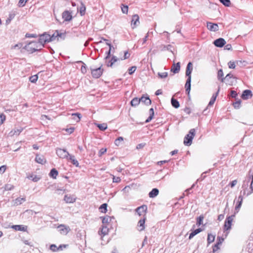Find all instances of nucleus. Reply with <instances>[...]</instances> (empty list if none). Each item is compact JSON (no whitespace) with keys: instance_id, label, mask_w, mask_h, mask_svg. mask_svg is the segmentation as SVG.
<instances>
[{"instance_id":"obj_1","label":"nucleus","mask_w":253,"mask_h":253,"mask_svg":"<svg viewBox=\"0 0 253 253\" xmlns=\"http://www.w3.org/2000/svg\"><path fill=\"white\" fill-rule=\"evenodd\" d=\"M62 33L58 31H56L52 36L44 33L40 36L38 42L41 43L43 47L45 43L55 40L58 41L59 39L62 38Z\"/></svg>"},{"instance_id":"obj_2","label":"nucleus","mask_w":253,"mask_h":253,"mask_svg":"<svg viewBox=\"0 0 253 253\" xmlns=\"http://www.w3.org/2000/svg\"><path fill=\"white\" fill-rule=\"evenodd\" d=\"M43 45L38 42H32L25 46L24 48L30 53L41 50Z\"/></svg>"},{"instance_id":"obj_3","label":"nucleus","mask_w":253,"mask_h":253,"mask_svg":"<svg viewBox=\"0 0 253 253\" xmlns=\"http://www.w3.org/2000/svg\"><path fill=\"white\" fill-rule=\"evenodd\" d=\"M195 135V129L193 128L190 129L189 132V133L187 134L184 139V144L186 146H190L192 144V141Z\"/></svg>"},{"instance_id":"obj_4","label":"nucleus","mask_w":253,"mask_h":253,"mask_svg":"<svg viewBox=\"0 0 253 253\" xmlns=\"http://www.w3.org/2000/svg\"><path fill=\"white\" fill-rule=\"evenodd\" d=\"M64 159H66V160L73 165H75L76 167H79V164L78 161L76 159L75 157L69 154L68 152H66L64 150Z\"/></svg>"},{"instance_id":"obj_5","label":"nucleus","mask_w":253,"mask_h":253,"mask_svg":"<svg viewBox=\"0 0 253 253\" xmlns=\"http://www.w3.org/2000/svg\"><path fill=\"white\" fill-rule=\"evenodd\" d=\"M90 70L92 77L96 79L99 78L103 72V69L101 68V67L96 69L90 68Z\"/></svg>"},{"instance_id":"obj_6","label":"nucleus","mask_w":253,"mask_h":253,"mask_svg":"<svg viewBox=\"0 0 253 253\" xmlns=\"http://www.w3.org/2000/svg\"><path fill=\"white\" fill-rule=\"evenodd\" d=\"M233 217H234V215H231V216H228L226 218V219L225 221V223H224V231H227V230H229L230 229L232 222L233 220Z\"/></svg>"},{"instance_id":"obj_7","label":"nucleus","mask_w":253,"mask_h":253,"mask_svg":"<svg viewBox=\"0 0 253 253\" xmlns=\"http://www.w3.org/2000/svg\"><path fill=\"white\" fill-rule=\"evenodd\" d=\"M69 117V119L72 120V123H78L80 122L81 118L82 117V115L81 114L77 113L72 114L71 115H68Z\"/></svg>"},{"instance_id":"obj_8","label":"nucleus","mask_w":253,"mask_h":253,"mask_svg":"<svg viewBox=\"0 0 253 253\" xmlns=\"http://www.w3.org/2000/svg\"><path fill=\"white\" fill-rule=\"evenodd\" d=\"M139 24V17L137 14H135L132 16L131 22V26L134 29L136 26H137Z\"/></svg>"},{"instance_id":"obj_9","label":"nucleus","mask_w":253,"mask_h":253,"mask_svg":"<svg viewBox=\"0 0 253 253\" xmlns=\"http://www.w3.org/2000/svg\"><path fill=\"white\" fill-rule=\"evenodd\" d=\"M146 220V217H144L142 219L139 220L137 224L138 230L141 231L145 229V222Z\"/></svg>"},{"instance_id":"obj_10","label":"nucleus","mask_w":253,"mask_h":253,"mask_svg":"<svg viewBox=\"0 0 253 253\" xmlns=\"http://www.w3.org/2000/svg\"><path fill=\"white\" fill-rule=\"evenodd\" d=\"M147 209V206L145 205H143L136 208L135 211L139 215H141L143 213H146Z\"/></svg>"},{"instance_id":"obj_11","label":"nucleus","mask_w":253,"mask_h":253,"mask_svg":"<svg viewBox=\"0 0 253 253\" xmlns=\"http://www.w3.org/2000/svg\"><path fill=\"white\" fill-rule=\"evenodd\" d=\"M207 28L209 30L213 32L217 31L218 30L217 24L211 22H207Z\"/></svg>"},{"instance_id":"obj_12","label":"nucleus","mask_w":253,"mask_h":253,"mask_svg":"<svg viewBox=\"0 0 253 253\" xmlns=\"http://www.w3.org/2000/svg\"><path fill=\"white\" fill-rule=\"evenodd\" d=\"M76 197L74 195H66L64 196V201L67 203H73L75 202Z\"/></svg>"},{"instance_id":"obj_13","label":"nucleus","mask_w":253,"mask_h":253,"mask_svg":"<svg viewBox=\"0 0 253 253\" xmlns=\"http://www.w3.org/2000/svg\"><path fill=\"white\" fill-rule=\"evenodd\" d=\"M225 43V41L222 38L218 39L214 41V44L217 47H221Z\"/></svg>"},{"instance_id":"obj_14","label":"nucleus","mask_w":253,"mask_h":253,"mask_svg":"<svg viewBox=\"0 0 253 253\" xmlns=\"http://www.w3.org/2000/svg\"><path fill=\"white\" fill-rule=\"evenodd\" d=\"M73 18L72 11H64V21H70Z\"/></svg>"},{"instance_id":"obj_15","label":"nucleus","mask_w":253,"mask_h":253,"mask_svg":"<svg viewBox=\"0 0 253 253\" xmlns=\"http://www.w3.org/2000/svg\"><path fill=\"white\" fill-rule=\"evenodd\" d=\"M35 161L41 164H44L46 163V160L44 157L42 155H37L35 158Z\"/></svg>"},{"instance_id":"obj_16","label":"nucleus","mask_w":253,"mask_h":253,"mask_svg":"<svg viewBox=\"0 0 253 253\" xmlns=\"http://www.w3.org/2000/svg\"><path fill=\"white\" fill-rule=\"evenodd\" d=\"M63 245H60L57 247L55 244H52L50 246V250L53 252H56L59 251H62Z\"/></svg>"},{"instance_id":"obj_17","label":"nucleus","mask_w":253,"mask_h":253,"mask_svg":"<svg viewBox=\"0 0 253 253\" xmlns=\"http://www.w3.org/2000/svg\"><path fill=\"white\" fill-rule=\"evenodd\" d=\"M11 228L13 229L16 231H26L27 230V226L20 225H15L11 226Z\"/></svg>"},{"instance_id":"obj_18","label":"nucleus","mask_w":253,"mask_h":253,"mask_svg":"<svg viewBox=\"0 0 253 253\" xmlns=\"http://www.w3.org/2000/svg\"><path fill=\"white\" fill-rule=\"evenodd\" d=\"M180 63L178 62L176 64H173L171 68V71L173 73H177L180 70Z\"/></svg>"},{"instance_id":"obj_19","label":"nucleus","mask_w":253,"mask_h":253,"mask_svg":"<svg viewBox=\"0 0 253 253\" xmlns=\"http://www.w3.org/2000/svg\"><path fill=\"white\" fill-rule=\"evenodd\" d=\"M232 75L230 74H227L225 78H222L221 79L222 82H225L226 84H228L230 85H232V82H229L228 80L232 78Z\"/></svg>"},{"instance_id":"obj_20","label":"nucleus","mask_w":253,"mask_h":253,"mask_svg":"<svg viewBox=\"0 0 253 253\" xmlns=\"http://www.w3.org/2000/svg\"><path fill=\"white\" fill-rule=\"evenodd\" d=\"M27 178L34 182H37L41 179L40 176L33 174L28 175Z\"/></svg>"},{"instance_id":"obj_21","label":"nucleus","mask_w":253,"mask_h":253,"mask_svg":"<svg viewBox=\"0 0 253 253\" xmlns=\"http://www.w3.org/2000/svg\"><path fill=\"white\" fill-rule=\"evenodd\" d=\"M252 96V92L250 90H245L243 91L242 97L243 99H247L249 96Z\"/></svg>"},{"instance_id":"obj_22","label":"nucleus","mask_w":253,"mask_h":253,"mask_svg":"<svg viewBox=\"0 0 253 253\" xmlns=\"http://www.w3.org/2000/svg\"><path fill=\"white\" fill-rule=\"evenodd\" d=\"M159 190L157 188H154L149 193V196L150 198H153L156 197L159 194Z\"/></svg>"},{"instance_id":"obj_23","label":"nucleus","mask_w":253,"mask_h":253,"mask_svg":"<svg viewBox=\"0 0 253 253\" xmlns=\"http://www.w3.org/2000/svg\"><path fill=\"white\" fill-rule=\"evenodd\" d=\"M140 102H142L146 105H150L151 103V101L148 96H142L140 98Z\"/></svg>"},{"instance_id":"obj_24","label":"nucleus","mask_w":253,"mask_h":253,"mask_svg":"<svg viewBox=\"0 0 253 253\" xmlns=\"http://www.w3.org/2000/svg\"><path fill=\"white\" fill-rule=\"evenodd\" d=\"M192 69V64L191 62H189L186 70V75L187 76H191Z\"/></svg>"},{"instance_id":"obj_25","label":"nucleus","mask_w":253,"mask_h":253,"mask_svg":"<svg viewBox=\"0 0 253 253\" xmlns=\"http://www.w3.org/2000/svg\"><path fill=\"white\" fill-rule=\"evenodd\" d=\"M120 59V58H118L117 56H114V55H113L112 56V58L111 59V64H107V66L108 67H113V65L114 64V63L118 61H119Z\"/></svg>"},{"instance_id":"obj_26","label":"nucleus","mask_w":253,"mask_h":253,"mask_svg":"<svg viewBox=\"0 0 253 253\" xmlns=\"http://www.w3.org/2000/svg\"><path fill=\"white\" fill-rule=\"evenodd\" d=\"M58 171L57 170H56L55 169H52L49 173V175L50 177L53 178V179H55L56 178V176H57L58 175Z\"/></svg>"},{"instance_id":"obj_27","label":"nucleus","mask_w":253,"mask_h":253,"mask_svg":"<svg viewBox=\"0 0 253 253\" xmlns=\"http://www.w3.org/2000/svg\"><path fill=\"white\" fill-rule=\"evenodd\" d=\"M140 98L138 99L137 97L134 98L130 102V104L132 106L135 107L140 103Z\"/></svg>"},{"instance_id":"obj_28","label":"nucleus","mask_w":253,"mask_h":253,"mask_svg":"<svg viewBox=\"0 0 253 253\" xmlns=\"http://www.w3.org/2000/svg\"><path fill=\"white\" fill-rule=\"evenodd\" d=\"M26 200L25 198H16L14 203V205L15 206H18L19 205L21 204L23 202H25Z\"/></svg>"},{"instance_id":"obj_29","label":"nucleus","mask_w":253,"mask_h":253,"mask_svg":"<svg viewBox=\"0 0 253 253\" xmlns=\"http://www.w3.org/2000/svg\"><path fill=\"white\" fill-rule=\"evenodd\" d=\"M23 130V128L21 127L17 128L16 129H14L13 130H12L10 132V134L11 135H18L20 134L21 132Z\"/></svg>"},{"instance_id":"obj_30","label":"nucleus","mask_w":253,"mask_h":253,"mask_svg":"<svg viewBox=\"0 0 253 253\" xmlns=\"http://www.w3.org/2000/svg\"><path fill=\"white\" fill-rule=\"evenodd\" d=\"M202 231V230L201 228H198V229H197L195 230L194 231H193L192 232H191L190 234V235L189 237V239H191L194 236H195L196 235H197V234L201 232Z\"/></svg>"},{"instance_id":"obj_31","label":"nucleus","mask_w":253,"mask_h":253,"mask_svg":"<svg viewBox=\"0 0 253 253\" xmlns=\"http://www.w3.org/2000/svg\"><path fill=\"white\" fill-rule=\"evenodd\" d=\"M149 114H150V116L148 118V119L146 120V121H145L146 123L149 122L153 118V117H154V110H153V108H151L149 110Z\"/></svg>"},{"instance_id":"obj_32","label":"nucleus","mask_w":253,"mask_h":253,"mask_svg":"<svg viewBox=\"0 0 253 253\" xmlns=\"http://www.w3.org/2000/svg\"><path fill=\"white\" fill-rule=\"evenodd\" d=\"M239 62L241 63V61H237L236 62L229 61L228 63V67L230 69H235L236 67V63L238 64Z\"/></svg>"},{"instance_id":"obj_33","label":"nucleus","mask_w":253,"mask_h":253,"mask_svg":"<svg viewBox=\"0 0 253 253\" xmlns=\"http://www.w3.org/2000/svg\"><path fill=\"white\" fill-rule=\"evenodd\" d=\"M108 232L109 228L106 225H103L101 230V234L105 236L108 234Z\"/></svg>"},{"instance_id":"obj_34","label":"nucleus","mask_w":253,"mask_h":253,"mask_svg":"<svg viewBox=\"0 0 253 253\" xmlns=\"http://www.w3.org/2000/svg\"><path fill=\"white\" fill-rule=\"evenodd\" d=\"M171 105L175 108H178L179 107V103L178 101L173 98L171 99Z\"/></svg>"},{"instance_id":"obj_35","label":"nucleus","mask_w":253,"mask_h":253,"mask_svg":"<svg viewBox=\"0 0 253 253\" xmlns=\"http://www.w3.org/2000/svg\"><path fill=\"white\" fill-rule=\"evenodd\" d=\"M107 204L105 203V204H103L102 205H101V206L99 208V209L101 212L106 213L107 211Z\"/></svg>"},{"instance_id":"obj_36","label":"nucleus","mask_w":253,"mask_h":253,"mask_svg":"<svg viewBox=\"0 0 253 253\" xmlns=\"http://www.w3.org/2000/svg\"><path fill=\"white\" fill-rule=\"evenodd\" d=\"M111 220V217L109 216H106L102 218V223L105 225V224L108 223L110 222Z\"/></svg>"},{"instance_id":"obj_37","label":"nucleus","mask_w":253,"mask_h":253,"mask_svg":"<svg viewBox=\"0 0 253 253\" xmlns=\"http://www.w3.org/2000/svg\"><path fill=\"white\" fill-rule=\"evenodd\" d=\"M219 91V90H218V91L216 92V94L214 95H213L212 97L211 98V100L210 101V102L209 103V104H208V106H211L212 105H213L216 100V96L218 94V92Z\"/></svg>"},{"instance_id":"obj_38","label":"nucleus","mask_w":253,"mask_h":253,"mask_svg":"<svg viewBox=\"0 0 253 253\" xmlns=\"http://www.w3.org/2000/svg\"><path fill=\"white\" fill-rule=\"evenodd\" d=\"M97 127L101 130H104L107 128V125L106 123L96 124Z\"/></svg>"},{"instance_id":"obj_39","label":"nucleus","mask_w":253,"mask_h":253,"mask_svg":"<svg viewBox=\"0 0 253 253\" xmlns=\"http://www.w3.org/2000/svg\"><path fill=\"white\" fill-rule=\"evenodd\" d=\"M75 128L74 127L70 126L69 128H67L66 129H64V130L66 132V134H70L74 132V131L75 130Z\"/></svg>"},{"instance_id":"obj_40","label":"nucleus","mask_w":253,"mask_h":253,"mask_svg":"<svg viewBox=\"0 0 253 253\" xmlns=\"http://www.w3.org/2000/svg\"><path fill=\"white\" fill-rule=\"evenodd\" d=\"M123 141L124 138L123 137H119L117 139L115 140V144L116 146H119L121 145V142H123Z\"/></svg>"},{"instance_id":"obj_41","label":"nucleus","mask_w":253,"mask_h":253,"mask_svg":"<svg viewBox=\"0 0 253 253\" xmlns=\"http://www.w3.org/2000/svg\"><path fill=\"white\" fill-rule=\"evenodd\" d=\"M214 239H215V236L214 235H213L212 234H208V242L209 244H210L212 242H213L214 240Z\"/></svg>"},{"instance_id":"obj_42","label":"nucleus","mask_w":253,"mask_h":253,"mask_svg":"<svg viewBox=\"0 0 253 253\" xmlns=\"http://www.w3.org/2000/svg\"><path fill=\"white\" fill-rule=\"evenodd\" d=\"M14 188L13 185L11 184H6L4 187V191L11 190Z\"/></svg>"},{"instance_id":"obj_43","label":"nucleus","mask_w":253,"mask_h":253,"mask_svg":"<svg viewBox=\"0 0 253 253\" xmlns=\"http://www.w3.org/2000/svg\"><path fill=\"white\" fill-rule=\"evenodd\" d=\"M28 0H19L18 3V6L19 7L24 6Z\"/></svg>"},{"instance_id":"obj_44","label":"nucleus","mask_w":253,"mask_h":253,"mask_svg":"<svg viewBox=\"0 0 253 253\" xmlns=\"http://www.w3.org/2000/svg\"><path fill=\"white\" fill-rule=\"evenodd\" d=\"M223 5L226 6H229L231 2L229 0H219Z\"/></svg>"},{"instance_id":"obj_45","label":"nucleus","mask_w":253,"mask_h":253,"mask_svg":"<svg viewBox=\"0 0 253 253\" xmlns=\"http://www.w3.org/2000/svg\"><path fill=\"white\" fill-rule=\"evenodd\" d=\"M204 220V216H200L197 218V225L198 226L201 225L203 223V221Z\"/></svg>"},{"instance_id":"obj_46","label":"nucleus","mask_w":253,"mask_h":253,"mask_svg":"<svg viewBox=\"0 0 253 253\" xmlns=\"http://www.w3.org/2000/svg\"><path fill=\"white\" fill-rule=\"evenodd\" d=\"M122 11L124 14H127L128 12V6L122 4L121 6Z\"/></svg>"},{"instance_id":"obj_47","label":"nucleus","mask_w":253,"mask_h":253,"mask_svg":"<svg viewBox=\"0 0 253 253\" xmlns=\"http://www.w3.org/2000/svg\"><path fill=\"white\" fill-rule=\"evenodd\" d=\"M85 12V7L84 4L82 5L80 8V12L82 16L84 15Z\"/></svg>"},{"instance_id":"obj_48","label":"nucleus","mask_w":253,"mask_h":253,"mask_svg":"<svg viewBox=\"0 0 253 253\" xmlns=\"http://www.w3.org/2000/svg\"><path fill=\"white\" fill-rule=\"evenodd\" d=\"M163 47H164V48L162 49L163 50H169L171 52H173L172 49V46L171 45L169 44L167 45H164Z\"/></svg>"},{"instance_id":"obj_49","label":"nucleus","mask_w":253,"mask_h":253,"mask_svg":"<svg viewBox=\"0 0 253 253\" xmlns=\"http://www.w3.org/2000/svg\"><path fill=\"white\" fill-rule=\"evenodd\" d=\"M38 77L37 75L32 76L30 78V81L31 83H36L38 80Z\"/></svg>"},{"instance_id":"obj_50","label":"nucleus","mask_w":253,"mask_h":253,"mask_svg":"<svg viewBox=\"0 0 253 253\" xmlns=\"http://www.w3.org/2000/svg\"><path fill=\"white\" fill-rule=\"evenodd\" d=\"M158 76L160 78L163 79L166 78L168 76L167 72L159 73Z\"/></svg>"},{"instance_id":"obj_51","label":"nucleus","mask_w":253,"mask_h":253,"mask_svg":"<svg viewBox=\"0 0 253 253\" xmlns=\"http://www.w3.org/2000/svg\"><path fill=\"white\" fill-rule=\"evenodd\" d=\"M136 66H132L128 69V73L129 75H132L136 70Z\"/></svg>"},{"instance_id":"obj_52","label":"nucleus","mask_w":253,"mask_h":253,"mask_svg":"<svg viewBox=\"0 0 253 253\" xmlns=\"http://www.w3.org/2000/svg\"><path fill=\"white\" fill-rule=\"evenodd\" d=\"M5 120V116L3 114H0V125L2 124Z\"/></svg>"},{"instance_id":"obj_53","label":"nucleus","mask_w":253,"mask_h":253,"mask_svg":"<svg viewBox=\"0 0 253 253\" xmlns=\"http://www.w3.org/2000/svg\"><path fill=\"white\" fill-rule=\"evenodd\" d=\"M22 44L21 43H18L16 44L15 45L12 46L11 47V48L14 49H20L22 47Z\"/></svg>"},{"instance_id":"obj_54","label":"nucleus","mask_w":253,"mask_h":253,"mask_svg":"<svg viewBox=\"0 0 253 253\" xmlns=\"http://www.w3.org/2000/svg\"><path fill=\"white\" fill-rule=\"evenodd\" d=\"M130 54L128 52V51H125L124 53V56L123 58H121L120 59L121 60H125L129 57Z\"/></svg>"},{"instance_id":"obj_55","label":"nucleus","mask_w":253,"mask_h":253,"mask_svg":"<svg viewBox=\"0 0 253 253\" xmlns=\"http://www.w3.org/2000/svg\"><path fill=\"white\" fill-rule=\"evenodd\" d=\"M185 87L186 88V91L187 92L188 95H189L191 89V84H185Z\"/></svg>"},{"instance_id":"obj_56","label":"nucleus","mask_w":253,"mask_h":253,"mask_svg":"<svg viewBox=\"0 0 253 253\" xmlns=\"http://www.w3.org/2000/svg\"><path fill=\"white\" fill-rule=\"evenodd\" d=\"M56 154L59 157H61L63 155V150L61 149H57L56 150Z\"/></svg>"},{"instance_id":"obj_57","label":"nucleus","mask_w":253,"mask_h":253,"mask_svg":"<svg viewBox=\"0 0 253 253\" xmlns=\"http://www.w3.org/2000/svg\"><path fill=\"white\" fill-rule=\"evenodd\" d=\"M241 101H236L233 104L234 107L236 109H239L240 107Z\"/></svg>"},{"instance_id":"obj_58","label":"nucleus","mask_w":253,"mask_h":253,"mask_svg":"<svg viewBox=\"0 0 253 253\" xmlns=\"http://www.w3.org/2000/svg\"><path fill=\"white\" fill-rule=\"evenodd\" d=\"M121 181V178L119 177H115L113 175V182L115 183H119Z\"/></svg>"},{"instance_id":"obj_59","label":"nucleus","mask_w":253,"mask_h":253,"mask_svg":"<svg viewBox=\"0 0 253 253\" xmlns=\"http://www.w3.org/2000/svg\"><path fill=\"white\" fill-rule=\"evenodd\" d=\"M6 169V166L5 165H3L0 167V173H3Z\"/></svg>"},{"instance_id":"obj_60","label":"nucleus","mask_w":253,"mask_h":253,"mask_svg":"<svg viewBox=\"0 0 253 253\" xmlns=\"http://www.w3.org/2000/svg\"><path fill=\"white\" fill-rule=\"evenodd\" d=\"M223 76V71H222V70L221 69H220L218 72V74H217V77H218V78L219 79H221L222 78V77Z\"/></svg>"},{"instance_id":"obj_61","label":"nucleus","mask_w":253,"mask_h":253,"mask_svg":"<svg viewBox=\"0 0 253 253\" xmlns=\"http://www.w3.org/2000/svg\"><path fill=\"white\" fill-rule=\"evenodd\" d=\"M107 151V149L106 148H102L100 150L99 152V156H101L103 154H104Z\"/></svg>"},{"instance_id":"obj_62","label":"nucleus","mask_w":253,"mask_h":253,"mask_svg":"<svg viewBox=\"0 0 253 253\" xmlns=\"http://www.w3.org/2000/svg\"><path fill=\"white\" fill-rule=\"evenodd\" d=\"M81 70L83 74H85L86 72V68L84 63L82 65Z\"/></svg>"},{"instance_id":"obj_63","label":"nucleus","mask_w":253,"mask_h":253,"mask_svg":"<svg viewBox=\"0 0 253 253\" xmlns=\"http://www.w3.org/2000/svg\"><path fill=\"white\" fill-rule=\"evenodd\" d=\"M224 240V239L221 238V237H217V245H218V246L220 245L223 242Z\"/></svg>"},{"instance_id":"obj_64","label":"nucleus","mask_w":253,"mask_h":253,"mask_svg":"<svg viewBox=\"0 0 253 253\" xmlns=\"http://www.w3.org/2000/svg\"><path fill=\"white\" fill-rule=\"evenodd\" d=\"M250 189L251 191L247 193V195L248 196L250 194H251L253 192V182H251V185H250Z\"/></svg>"}]
</instances>
